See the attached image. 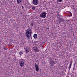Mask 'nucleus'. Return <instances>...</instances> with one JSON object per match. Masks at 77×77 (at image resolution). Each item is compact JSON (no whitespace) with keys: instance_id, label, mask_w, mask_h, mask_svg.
<instances>
[{"instance_id":"1","label":"nucleus","mask_w":77,"mask_h":77,"mask_svg":"<svg viewBox=\"0 0 77 77\" xmlns=\"http://www.w3.org/2000/svg\"><path fill=\"white\" fill-rule=\"evenodd\" d=\"M31 30L32 29L29 28L27 29V31L25 33L27 38H28V39H29V38H30V36H31V35H32Z\"/></svg>"},{"instance_id":"2","label":"nucleus","mask_w":77,"mask_h":77,"mask_svg":"<svg viewBox=\"0 0 77 77\" xmlns=\"http://www.w3.org/2000/svg\"><path fill=\"white\" fill-rule=\"evenodd\" d=\"M54 59L52 58H49L48 59L50 61L51 66H53L55 64V62L54 61Z\"/></svg>"},{"instance_id":"3","label":"nucleus","mask_w":77,"mask_h":77,"mask_svg":"<svg viewBox=\"0 0 77 77\" xmlns=\"http://www.w3.org/2000/svg\"><path fill=\"white\" fill-rule=\"evenodd\" d=\"M46 15L47 13L45 12H44L43 13L40 14V17L42 18H45Z\"/></svg>"},{"instance_id":"4","label":"nucleus","mask_w":77,"mask_h":77,"mask_svg":"<svg viewBox=\"0 0 77 77\" xmlns=\"http://www.w3.org/2000/svg\"><path fill=\"white\" fill-rule=\"evenodd\" d=\"M32 3L34 5H37L39 3V1L38 0H33Z\"/></svg>"},{"instance_id":"5","label":"nucleus","mask_w":77,"mask_h":77,"mask_svg":"<svg viewBox=\"0 0 77 77\" xmlns=\"http://www.w3.org/2000/svg\"><path fill=\"white\" fill-rule=\"evenodd\" d=\"M35 70L36 71H38L39 70V66H38V64H36L35 63Z\"/></svg>"},{"instance_id":"6","label":"nucleus","mask_w":77,"mask_h":77,"mask_svg":"<svg viewBox=\"0 0 77 77\" xmlns=\"http://www.w3.org/2000/svg\"><path fill=\"white\" fill-rule=\"evenodd\" d=\"M35 70L36 71H38L39 70V66H38V64H36L35 63Z\"/></svg>"},{"instance_id":"7","label":"nucleus","mask_w":77,"mask_h":77,"mask_svg":"<svg viewBox=\"0 0 77 77\" xmlns=\"http://www.w3.org/2000/svg\"><path fill=\"white\" fill-rule=\"evenodd\" d=\"M34 50L35 52H36V53H37V52H39V50L38 49V47H34Z\"/></svg>"},{"instance_id":"8","label":"nucleus","mask_w":77,"mask_h":77,"mask_svg":"<svg viewBox=\"0 0 77 77\" xmlns=\"http://www.w3.org/2000/svg\"><path fill=\"white\" fill-rule=\"evenodd\" d=\"M20 66H21V67H23L24 65V62L22 61L21 62H20Z\"/></svg>"},{"instance_id":"9","label":"nucleus","mask_w":77,"mask_h":77,"mask_svg":"<svg viewBox=\"0 0 77 77\" xmlns=\"http://www.w3.org/2000/svg\"><path fill=\"white\" fill-rule=\"evenodd\" d=\"M59 20V23H62V22H63L64 21V19L63 18H60Z\"/></svg>"},{"instance_id":"10","label":"nucleus","mask_w":77,"mask_h":77,"mask_svg":"<svg viewBox=\"0 0 77 77\" xmlns=\"http://www.w3.org/2000/svg\"><path fill=\"white\" fill-rule=\"evenodd\" d=\"M29 51H30V50H29L28 48L26 47V48L25 51L26 52V53H28V52H29Z\"/></svg>"},{"instance_id":"11","label":"nucleus","mask_w":77,"mask_h":77,"mask_svg":"<svg viewBox=\"0 0 77 77\" xmlns=\"http://www.w3.org/2000/svg\"><path fill=\"white\" fill-rule=\"evenodd\" d=\"M34 38V39H36V38H37V37H38V36L37 35V34H35L33 36Z\"/></svg>"},{"instance_id":"12","label":"nucleus","mask_w":77,"mask_h":77,"mask_svg":"<svg viewBox=\"0 0 77 77\" xmlns=\"http://www.w3.org/2000/svg\"><path fill=\"white\" fill-rule=\"evenodd\" d=\"M57 18H60V17H61V15L59 14H58L57 15Z\"/></svg>"},{"instance_id":"13","label":"nucleus","mask_w":77,"mask_h":77,"mask_svg":"<svg viewBox=\"0 0 77 77\" xmlns=\"http://www.w3.org/2000/svg\"><path fill=\"white\" fill-rule=\"evenodd\" d=\"M17 3L18 4H20L21 3V0H17Z\"/></svg>"},{"instance_id":"14","label":"nucleus","mask_w":77,"mask_h":77,"mask_svg":"<svg viewBox=\"0 0 77 77\" xmlns=\"http://www.w3.org/2000/svg\"><path fill=\"white\" fill-rule=\"evenodd\" d=\"M31 26H33L34 25V23H32V22H31V24H30Z\"/></svg>"},{"instance_id":"15","label":"nucleus","mask_w":77,"mask_h":77,"mask_svg":"<svg viewBox=\"0 0 77 77\" xmlns=\"http://www.w3.org/2000/svg\"><path fill=\"white\" fill-rule=\"evenodd\" d=\"M19 54H20V56H21V55H22L23 54V52H22V51H20L19 52Z\"/></svg>"},{"instance_id":"16","label":"nucleus","mask_w":77,"mask_h":77,"mask_svg":"<svg viewBox=\"0 0 77 77\" xmlns=\"http://www.w3.org/2000/svg\"><path fill=\"white\" fill-rule=\"evenodd\" d=\"M3 48V49H4V50H7V48H6V47H4V48Z\"/></svg>"},{"instance_id":"17","label":"nucleus","mask_w":77,"mask_h":77,"mask_svg":"<svg viewBox=\"0 0 77 77\" xmlns=\"http://www.w3.org/2000/svg\"><path fill=\"white\" fill-rule=\"evenodd\" d=\"M32 9H33V10H35V9H36V8L35 7H32Z\"/></svg>"},{"instance_id":"18","label":"nucleus","mask_w":77,"mask_h":77,"mask_svg":"<svg viewBox=\"0 0 77 77\" xmlns=\"http://www.w3.org/2000/svg\"><path fill=\"white\" fill-rule=\"evenodd\" d=\"M72 65H71L70 64L69 66V69H70V68L71 67Z\"/></svg>"},{"instance_id":"19","label":"nucleus","mask_w":77,"mask_h":77,"mask_svg":"<svg viewBox=\"0 0 77 77\" xmlns=\"http://www.w3.org/2000/svg\"><path fill=\"white\" fill-rule=\"evenodd\" d=\"M72 60L70 62V65H72Z\"/></svg>"},{"instance_id":"20","label":"nucleus","mask_w":77,"mask_h":77,"mask_svg":"<svg viewBox=\"0 0 77 77\" xmlns=\"http://www.w3.org/2000/svg\"><path fill=\"white\" fill-rule=\"evenodd\" d=\"M20 62H24V60H23V59H21L20 60Z\"/></svg>"},{"instance_id":"21","label":"nucleus","mask_w":77,"mask_h":77,"mask_svg":"<svg viewBox=\"0 0 77 77\" xmlns=\"http://www.w3.org/2000/svg\"><path fill=\"white\" fill-rule=\"evenodd\" d=\"M62 0H59V2L60 3V2H62Z\"/></svg>"},{"instance_id":"22","label":"nucleus","mask_w":77,"mask_h":77,"mask_svg":"<svg viewBox=\"0 0 77 77\" xmlns=\"http://www.w3.org/2000/svg\"><path fill=\"white\" fill-rule=\"evenodd\" d=\"M72 16V15H71V14H69V17H71Z\"/></svg>"},{"instance_id":"23","label":"nucleus","mask_w":77,"mask_h":77,"mask_svg":"<svg viewBox=\"0 0 77 77\" xmlns=\"http://www.w3.org/2000/svg\"><path fill=\"white\" fill-rule=\"evenodd\" d=\"M67 12H69V13H70L71 14H72V13H71V12H70V11H67Z\"/></svg>"},{"instance_id":"24","label":"nucleus","mask_w":77,"mask_h":77,"mask_svg":"<svg viewBox=\"0 0 77 77\" xmlns=\"http://www.w3.org/2000/svg\"><path fill=\"white\" fill-rule=\"evenodd\" d=\"M47 29H48V30H49V28H47Z\"/></svg>"},{"instance_id":"25","label":"nucleus","mask_w":77,"mask_h":77,"mask_svg":"<svg viewBox=\"0 0 77 77\" xmlns=\"http://www.w3.org/2000/svg\"><path fill=\"white\" fill-rule=\"evenodd\" d=\"M23 8H24V7H23V6L22 7V9H23Z\"/></svg>"},{"instance_id":"26","label":"nucleus","mask_w":77,"mask_h":77,"mask_svg":"<svg viewBox=\"0 0 77 77\" xmlns=\"http://www.w3.org/2000/svg\"><path fill=\"white\" fill-rule=\"evenodd\" d=\"M66 68H67V67H66Z\"/></svg>"},{"instance_id":"27","label":"nucleus","mask_w":77,"mask_h":77,"mask_svg":"<svg viewBox=\"0 0 77 77\" xmlns=\"http://www.w3.org/2000/svg\"><path fill=\"white\" fill-rule=\"evenodd\" d=\"M26 31H27V30H26Z\"/></svg>"},{"instance_id":"28","label":"nucleus","mask_w":77,"mask_h":77,"mask_svg":"<svg viewBox=\"0 0 77 77\" xmlns=\"http://www.w3.org/2000/svg\"><path fill=\"white\" fill-rule=\"evenodd\" d=\"M17 50H18V49H17Z\"/></svg>"},{"instance_id":"29","label":"nucleus","mask_w":77,"mask_h":77,"mask_svg":"<svg viewBox=\"0 0 77 77\" xmlns=\"http://www.w3.org/2000/svg\"><path fill=\"white\" fill-rule=\"evenodd\" d=\"M76 59H77V58Z\"/></svg>"}]
</instances>
